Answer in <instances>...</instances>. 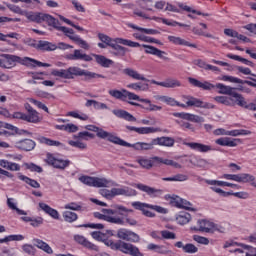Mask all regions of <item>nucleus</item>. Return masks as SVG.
Masks as SVG:
<instances>
[{
	"label": "nucleus",
	"instance_id": "obj_1",
	"mask_svg": "<svg viewBox=\"0 0 256 256\" xmlns=\"http://www.w3.org/2000/svg\"><path fill=\"white\" fill-rule=\"evenodd\" d=\"M79 181L84 185H88V187H107L111 188L112 197H118L120 195L124 197H135L137 195V191L129 188L127 186H121L117 184V182L107 179V178H99V177H91V176H80Z\"/></svg>",
	"mask_w": 256,
	"mask_h": 256
},
{
	"label": "nucleus",
	"instance_id": "obj_2",
	"mask_svg": "<svg viewBox=\"0 0 256 256\" xmlns=\"http://www.w3.org/2000/svg\"><path fill=\"white\" fill-rule=\"evenodd\" d=\"M108 93L111 97H114V99H118L119 101H126L127 99H129L128 101L129 105H132L133 107H139L140 109H144L145 111H161L163 109L161 106L152 104L151 100L143 99L139 97V95L133 92H129L126 89H122V90L113 89V90H109ZM133 101H139L140 103H144V104H140Z\"/></svg>",
	"mask_w": 256,
	"mask_h": 256
},
{
	"label": "nucleus",
	"instance_id": "obj_3",
	"mask_svg": "<svg viewBox=\"0 0 256 256\" xmlns=\"http://www.w3.org/2000/svg\"><path fill=\"white\" fill-rule=\"evenodd\" d=\"M91 237L95 239V241H102L107 245V247H111L115 251H121L125 255L131 256H143V253L139 251V248L131 243H127L124 241H113L107 239V234L101 231H94L91 233Z\"/></svg>",
	"mask_w": 256,
	"mask_h": 256
},
{
	"label": "nucleus",
	"instance_id": "obj_4",
	"mask_svg": "<svg viewBox=\"0 0 256 256\" xmlns=\"http://www.w3.org/2000/svg\"><path fill=\"white\" fill-rule=\"evenodd\" d=\"M2 57L3 59H0V67L3 69H11L15 67V63H21V65H25L26 67H51L49 63H43L30 57L21 58L11 54H2Z\"/></svg>",
	"mask_w": 256,
	"mask_h": 256
},
{
	"label": "nucleus",
	"instance_id": "obj_5",
	"mask_svg": "<svg viewBox=\"0 0 256 256\" xmlns=\"http://www.w3.org/2000/svg\"><path fill=\"white\" fill-rule=\"evenodd\" d=\"M102 213L96 212L94 216L96 219H102V221H107V223H122L121 219L115 218V215H123V213H133V210L127 209L123 205H116L113 209H102Z\"/></svg>",
	"mask_w": 256,
	"mask_h": 256
},
{
	"label": "nucleus",
	"instance_id": "obj_6",
	"mask_svg": "<svg viewBox=\"0 0 256 256\" xmlns=\"http://www.w3.org/2000/svg\"><path fill=\"white\" fill-rule=\"evenodd\" d=\"M53 27L54 29H57V31H62V33H64L66 37H69L71 41H74V43H76V45H79V47H81L82 49H86V51L89 50V44L87 43V41L81 39V37L79 36H73V34L75 33L73 29L61 26L59 20L56 19Z\"/></svg>",
	"mask_w": 256,
	"mask_h": 256
},
{
	"label": "nucleus",
	"instance_id": "obj_7",
	"mask_svg": "<svg viewBox=\"0 0 256 256\" xmlns=\"http://www.w3.org/2000/svg\"><path fill=\"white\" fill-rule=\"evenodd\" d=\"M68 74L70 79H75V77H84V81H91L92 79H105L104 75L89 72L75 66L68 68Z\"/></svg>",
	"mask_w": 256,
	"mask_h": 256
},
{
	"label": "nucleus",
	"instance_id": "obj_8",
	"mask_svg": "<svg viewBox=\"0 0 256 256\" xmlns=\"http://www.w3.org/2000/svg\"><path fill=\"white\" fill-rule=\"evenodd\" d=\"M220 179H226V181H235L236 183H250L252 187L256 188L255 176L249 173L223 174Z\"/></svg>",
	"mask_w": 256,
	"mask_h": 256
},
{
	"label": "nucleus",
	"instance_id": "obj_9",
	"mask_svg": "<svg viewBox=\"0 0 256 256\" xmlns=\"http://www.w3.org/2000/svg\"><path fill=\"white\" fill-rule=\"evenodd\" d=\"M98 39L102 41V43H105L108 47H111V45H114L115 43H119V45H125L126 47H141V44L139 42H133L128 39L123 38H116L115 40L111 39V37L105 35V34H98Z\"/></svg>",
	"mask_w": 256,
	"mask_h": 256
},
{
	"label": "nucleus",
	"instance_id": "obj_10",
	"mask_svg": "<svg viewBox=\"0 0 256 256\" xmlns=\"http://www.w3.org/2000/svg\"><path fill=\"white\" fill-rule=\"evenodd\" d=\"M95 135L89 132H80L78 135H74V140H69L68 145L71 147H76L77 149H87V144L83 141H89V139H93Z\"/></svg>",
	"mask_w": 256,
	"mask_h": 256
},
{
	"label": "nucleus",
	"instance_id": "obj_11",
	"mask_svg": "<svg viewBox=\"0 0 256 256\" xmlns=\"http://www.w3.org/2000/svg\"><path fill=\"white\" fill-rule=\"evenodd\" d=\"M205 183L210 186L211 191L214 193H217L219 195L218 191H223L221 187H230L231 189H241V186L239 184L230 183L223 180H205Z\"/></svg>",
	"mask_w": 256,
	"mask_h": 256
},
{
	"label": "nucleus",
	"instance_id": "obj_12",
	"mask_svg": "<svg viewBox=\"0 0 256 256\" xmlns=\"http://www.w3.org/2000/svg\"><path fill=\"white\" fill-rule=\"evenodd\" d=\"M28 19L30 21H33V23H47V25H49V27H54L57 19H55V17L49 15V14H45V13H41V12H35L32 13L28 16Z\"/></svg>",
	"mask_w": 256,
	"mask_h": 256
},
{
	"label": "nucleus",
	"instance_id": "obj_13",
	"mask_svg": "<svg viewBox=\"0 0 256 256\" xmlns=\"http://www.w3.org/2000/svg\"><path fill=\"white\" fill-rule=\"evenodd\" d=\"M14 119H21L22 121H27V123H40L41 116L37 110H33L32 112L23 113V112H15L13 114Z\"/></svg>",
	"mask_w": 256,
	"mask_h": 256
},
{
	"label": "nucleus",
	"instance_id": "obj_14",
	"mask_svg": "<svg viewBox=\"0 0 256 256\" xmlns=\"http://www.w3.org/2000/svg\"><path fill=\"white\" fill-rule=\"evenodd\" d=\"M97 137H100V139H105L110 143H114V145H121V147H125V145H127V142L117 137L115 134L109 133L103 129L97 130Z\"/></svg>",
	"mask_w": 256,
	"mask_h": 256
},
{
	"label": "nucleus",
	"instance_id": "obj_15",
	"mask_svg": "<svg viewBox=\"0 0 256 256\" xmlns=\"http://www.w3.org/2000/svg\"><path fill=\"white\" fill-rule=\"evenodd\" d=\"M45 161L48 165H51L55 169H65L69 167V164L71 163L69 160L57 158L53 154L49 153L46 155Z\"/></svg>",
	"mask_w": 256,
	"mask_h": 256
},
{
	"label": "nucleus",
	"instance_id": "obj_16",
	"mask_svg": "<svg viewBox=\"0 0 256 256\" xmlns=\"http://www.w3.org/2000/svg\"><path fill=\"white\" fill-rule=\"evenodd\" d=\"M118 239H122L123 241H130V243H139V236L137 233L127 230L125 228L119 229L117 232Z\"/></svg>",
	"mask_w": 256,
	"mask_h": 256
},
{
	"label": "nucleus",
	"instance_id": "obj_17",
	"mask_svg": "<svg viewBox=\"0 0 256 256\" xmlns=\"http://www.w3.org/2000/svg\"><path fill=\"white\" fill-rule=\"evenodd\" d=\"M214 87H216V89H219L218 93L220 95H228L229 97H234L236 101L241 99V94L237 93V91H235V88L231 86H227L223 83H218Z\"/></svg>",
	"mask_w": 256,
	"mask_h": 256
},
{
	"label": "nucleus",
	"instance_id": "obj_18",
	"mask_svg": "<svg viewBox=\"0 0 256 256\" xmlns=\"http://www.w3.org/2000/svg\"><path fill=\"white\" fill-rule=\"evenodd\" d=\"M140 47H143L145 49V53L148 55H155L156 57H159V59H163V61H169V58L166 57L167 52L163 50H159L158 48L147 44H140Z\"/></svg>",
	"mask_w": 256,
	"mask_h": 256
},
{
	"label": "nucleus",
	"instance_id": "obj_19",
	"mask_svg": "<svg viewBox=\"0 0 256 256\" xmlns=\"http://www.w3.org/2000/svg\"><path fill=\"white\" fill-rule=\"evenodd\" d=\"M31 47H34L38 51H55L57 49V45L45 40L34 41Z\"/></svg>",
	"mask_w": 256,
	"mask_h": 256
},
{
	"label": "nucleus",
	"instance_id": "obj_20",
	"mask_svg": "<svg viewBox=\"0 0 256 256\" xmlns=\"http://www.w3.org/2000/svg\"><path fill=\"white\" fill-rule=\"evenodd\" d=\"M213 221L207 219H199L197 221V228L194 231H202L203 233H213Z\"/></svg>",
	"mask_w": 256,
	"mask_h": 256
},
{
	"label": "nucleus",
	"instance_id": "obj_21",
	"mask_svg": "<svg viewBox=\"0 0 256 256\" xmlns=\"http://www.w3.org/2000/svg\"><path fill=\"white\" fill-rule=\"evenodd\" d=\"M157 99L159 101H163V103H167L168 105H171L172 107H174V105H177V107H183V108L193 107V100H188V101H186L185 104H181L169 96H158Z\"/></svg>",
	"mask_w": 256,
	"mask_h": 256
},
{
	"label": "nucleus",
	"instance_id": "obj_22",
	"mask_svg": "<svg viewBox=\"0 0 256 256\" xmlns=\"http://www.w3.org/2000/svg\"><path fill=\"white\" fill-rule=\"evenodd\" d=\"M251 131L249 130H231L227 131L225 129H216L213 131V135H230L231 137H239V135H250Z\"/></svg>",
	"mask_w": 256,
	"mask_h": 256
},
{
	"label": "nucleus",
	"instance_id": "obj_23",
	"mask_svg": "<svg viewBox=\"0 0 256 256\" xmlns=\"http://www.w3.org/2000/svg\"><path fill=\"white\" fill-rule=\"evenodd\" d=\"M132 207H134V209H137L138 211H142L143 215H145V217H155V213L149 211L148 209H151L152 205L147 204V203H143V202H132L131 203Z\"/></svg>",
	"mask_w": 256,
	"mask_h": 256
},
{
	"label": "nucleus",
	"instance_id": "obj_24",
	"mask_svg": "<svg viewBox=\"0 0 256 256\" xmlns=\"http://www.w3.org/2000/svg\"><path fill=\"white\" fill-rule=\"evenodd\" d=\"M0 135H3L4 137H13L15 135H22L23 137L31 136L29 131L23 129H0Z\"/></svg>",
	"mask_w": 256,
	"mask_h": 256
},
{
	"label": "nucleus",
	"instance_id": "obj_25",
	"mask_svg": "<svg viewBox=\"0 0 256 256\" xmlns=\"http://www.w3.org/2000/svg\"><path fill=\"white\" fill-rule=\"evenodd\" d=\"M171 204L178 209H191V202L179 197V196H172Z\"/></svg>",
	"mask_w": 256,
	"mask_h": 256
},
{
	"label": "nucleus",
	"instance_id": "obj_26",
	"mask_svg": "<svg viewBox=\"0 0 256 256\" xmlns=\"http://www.w3.org/2000/svg\"><path fill=\"white\" fill-rule=\"evenodd\" d=\"M216 145L221 147H237L239 145V139H231L229 137H221L215 140Z\"/></svg>",
	"mask_w": 256,
	"mask_h": 256
},
{
	"label": "nucleus",
	"instance_id": "obj_27",
	"mask_svg": "<svg viewBox=\"0 0 256 256\" xmlns=\"http://www.w3.org/2000/svg\"><path fill=\"white\" fill-rule=\"evenodd\" d=\"M38 206L40 207L41 211L46 213V215H49V217H51L52 219L59 220V211L55 210L54 208H52L48 204H45L44 202H40Z\"/></svg>",
	"mask_w": 256,
	"mask_h": 256
},
{
	"label": "nucleus",
	"instance_id": "obj_28",
	"mask_svg": "<svg viewBox=\"0 0 256 256\" xmlns=\"http://www.w3.org/2000/svg\"><path fill=\"white\" fill-rule=\"evenodd\" d=\"M67 59L70 61H93V58L87 54H83L81 50H74L73 54H69Z\"/></svg>",
	"mask_w": 256,
	"mask_h": 256
},
{
	"label": "nucleus",
	"instance_id": "obj_29",
	"mask_svg": "<svg viewBox=\"0 0 256 256\" xmlns=\"http://www.w3.org/2000/svg\"><path fill=\"white\" fill-rule=\"evenodd\" d=\"M220 197H237V199H249V193L242 191V192H233V191H224V190H216Z\"/></svg>",
	"mask_w": 256,
	"mask_h": 256
},
{
	"label": "nucleus",
	"instance_id": "obj_30",
	"mask_svg": "<svg viewBox=\"0 0 256 256\" xmlns=\"http://www.w3.org/2000/svg\"><path fill=\"white\" fill-rule=\"evenodd\" d=\"M214 101H216V103H221L222 105H227L228 107L237 105V99L232 96H216L214 97Z\"/></svg>",
	"mask_w": 256,
	"mask_h": 256
},
{
	"label": "nucleus",
	"instance_id": "obj_31",
	"mask_svg": "<svg viewBox=\"0 0 256 256\" xmlns=\"http://www.w3.org/2000/svg\"><path fill=\"white\" fill-rule=\"evenodd\" d=\"M74 240L76 241V243H79V245H83V247H86V249H91L92 251H97V245L91 243L83 235H75Z\"/></svg>",
	"mask_w": 256,
	"mask_h": 256
},
{
	"label": "nucleus",
	"instance_id": "obj_32",
	"mask_svg": "<svg viewBox=\"0 0 256 256\" xmlns=\"http://www.w3.org/2000/svg\"><path fill=\"white\" fill-rule=\"evenodd\" d=\"M93 57H94L96 63H98V65H100L101 67L109 68V67H113V65H115V62L113 60L108 59L107 57H105L103 55L93 54Z\"/></svg>",
	"mask_w": 256,
	"mask_h": 256
},
{
	"label": "nucleus",
	"instance_id": "obj_33",
	"mask_svg": "<svg viewBox=\"0 0 256 256\" xmlns=\"http://www.w3.org/2000/svg\"><path fill=\"white\" fill-rule=\"evenodd\" d=\"M132 187H136V189H139V191L147 193V195H150V197H157V193L161 192L160 190H157L153 187H149L145 184H132Z\"/></svg>",
	"mask_w": 256,
	"mask_h": 256
},
{
	"label": "nucleus",
	"instance_id": "obj_34",
	"mask_svg": "<svg viewBox=\"0 0 256 256\" xmlns=\"http://www.w3.org/2000/svg\"><path fill=\"white\" fill-rule=\"evenodd\" d=\"M124 147H132V149H135L136 151H149L153 149V144H149L145 142H138L135 144H131L126 142V144H124Z\"/></svg>",
	"mask_w": 256,
	"mask_h": 256
},
{
	"label": "nucleus",
	"instance_id": "obj_35",
	"mask_svg": "<svg viewBox=\"0 0 256 256\" xmlns=\"http://www.w3.org/2000/svg\"><path fill=\"white\" fill-rule=\"evenodd\" d=\"M113 115L118 117L119 119H124L125 121H137L135 116H133L131 113L122 110V109H115L112 111Z\"/></svg>",
	"mask_w": 256,
	"mask_h": 256
},
{
	"label": "nucleus",
	"instance_id": "obj_36",
	"mask_svg": "<svg viewBox=\"0 0 256 256\" xmlns=\"http://www.w3.org/2000/svg\"><path fill=\"white\" fill-rule=\"evenodd\" d=\"M124 75H127L128 77H131L132 79H135L136 81H147L149 82V79L145 78L142 74L137 72L134 69L131 68H125L123 70Z\"/></svg>",
	"mask_w": 256,
	"mask_h": 256
},
{
	"label": "nucleus",
	"instance_id": "obj_37",
	"mask_svg": "<svg viewBox=\"0 0 256 256\" xmlns=\"http://www.w3.org/2000/svg\"><path fill=\"white\" fill-rule=\"evenodd\" d=\"M33 245L38 249H41L45 253H48V255L53 254V249L51 248V246H49V244H47V242H44L43 240L34 239Z\"/></svg>",
	"mask_w": 256,
	"mask_h": 256
},
{
	"label": "nucleus",
	"instance_id": "obj_38",
	"mask_svg": "<svg viewBox=\"0 0 256 256\" xmlns=\"http://www.w3.org/2000/svg\"><path fill=\"white\" fill-rule=\"evenodd\" d=\"M21 220L25 223H30L32 227H40V225H43V217L37 216V217H29V216H23L21 217Z\"/></svg>",
	"mask_w": 256,
	"mask_h": 256
},
{
	"label": "nucleus",
	"instance_id": "obj_39",
	"mask_svg": "<svg viewBox=\"0 0 256 256\" xmlns=\"http://www.w3.org/2000/svg\"><path fill=\"white\" fill-rule=\"evenodd\" d=\"M111 49L114 50V52H112V55H114L115 57H125V55H127V51H129V49L119 45L117 42L111 44Z\"/></svg>",
	"mask_w": 256,
	"mask_h": 256
},
{
	"label": "nucleus",
	"instance_id": "obj_40",
	"mask_svg": "<svg viewBox=\"0 0 256 256\" xmlns=\"http://www.w3.org/2000/svg\"><path fill=\"white\" fill-rule=\"evenodd\" d=\"M147 249L149 251H155V253H159L160 255H169V253H171L166 246L156 245L153 243L148 244Z\"/></svg>",
	"mask_w": 256,
	"mask_h": 256
},
{
	"label": "nucleus",
	"instance_id": "obj_41",
	"mask_svg": "<svg viewBox=\"0 0 256 256\" xmlns=\"http://www.w3.org/2000/svg\"><path fill=\"white\" fill-rule=\"evenodd\" d=\"M224 34L227 35V37H234L236 39H239L240 41H244V43H249V38L243 34H239V32L233 30V29H225Z\"/></svg>",
	"mask_w": 256,
	"mask_h": 256
},
{
	"label": "nucleus",
	"instance_id": "obj_42",
	"mask_svg": "<svg viewBox=\"0 0 256 256\" xmlns=\"http://www.w3.org/2000/svg\"><path fill=\"white\" fill-rule=\"evenodd\" d=\"M195 35H200L201 37H207L208 39H213V35L207 32V24L200 23V27L194 29Z\"/></svg>",
	"mask_w": 256,
	"mask_h": 256
},
{
	"label": "nucleus",
	"instance_id": "obj_43",
	"mask_svg": "<svg viewBox=\"0 0 256 256\" xmlns=\"http://www.w3.org/2000/svg\"><path fill=\"white\" fill-rule=\"evenodd\" d=\"M154 145H162L164 147H173L175 145V140L173 138L169 137H161V138H156L153 140Z\"/></svg>",
	"mask_w": 256,
	"mask_h": 256
},
{
	"label": "nucleus",
	"instance_id": "obj_44",
	"mask_svg": "<svg viewBox=\"0 0 256 256\" xmlns=\"http://www.w3.org/2000/svg\"><path fill=\"white\" fill-rule=\"evenodd\" d=\"M19 149H22V151H33L35 149V141L31 139H25L18 143Z\"/></svg>",
	"mask_w": 256,
	"mask_h": 256
},
{
	"label": "nucleus",
	"instance_id": "obj_45",
	"mask_svg": "<svg viewBox=\"0 0 256 256\" xmlns=\"http://www.w3.org/2000/svg\"><path fill=\"white\" fill-rule=\"evenodd\" d=\"M136 162L142 167V169H151V167L155 166L152 158L147 157H138Z\"/></svg>",
	"mask_w": 256,
	"mask_h": 256
},
{
	"label": "nucleus",
	"instance_id": "obj_46",
	"mask_svg": "<svg viewBox=\"0 0 256 256\" xmlns=\"http://www.w3.org/2000/svg\"><path fill=\"white\" fill-rule=\"evenodd\" d=\"M126 87L132 91H149V84L143 82L130 83Z\"/></svg>",
	"mask_w": 256,
	"mask_h": 256
},
{
	"label": "nucleus",
	"instance_id": "obj_47",
	"mask_svg": "<svg viewBox=\"0 0 256 256\" xmlns=\"http://www.w3.org/2000/svg\"><path fill=\"white\" fill-rule=\"evenodd\" d=\"M7 206L12 211H16L17 215H27V212L25 210L19 209L17 207V200H15V198H7Z\"/></svg>",
	"mask_w": 256,
	"mask_h": 256
},
{
	"label": "nucleus",
	"instance_id": "obj_48",
	"mask_svg": "<svg viewBox=\"0 0 256 256\" xmlns=\"http://www.w3.org/2000/svg\"><path fill=\"white\" fill-rule=\"evenodd\" d=\"M193 85H194V87H199L200 89H203L204 91H211L212 89H215V85L211 84L208 81L201 82L197 79H193Z\"/></svg>",
	"mask_w": 256,
	"mask_h": 256
},
{
	"label": "nucleus",
	"instance_id": "obj_49",
	"mask_svg": "<svg viewBox=\"0 0 256 256\" xmlns=\"http://www.w3.org/2000/svg\"><path fill=\"white\" fill-rule=\"evenodd\" d=\"M236 103L239 107H243L244 109H249V111H256V104L250 103L247 104V101H245V98L243 95L240 94V99L236 100Z\"/></svg>",
	"mask_w": 256,
	"mask_h": 256
},
{
	"label": "nucleus",
	"instance_id": "obj_50",
	"mask_svg": "<svg viewBox=\"0 0 256 256\" xmlns=\"http://www.w3.org/2000/svg\"><path fill=\"white\" fill-rule=\"evenodd\" d=\"M193 149L199 153H209V151H215L211 145H205L201 143H193Z\"/></svg>",
	"mask_w": 256,
	"mask_h": 256
},
{
	"label": "nucleus",
	"instance_id": "obj_51",
	"mask_svg": "<svg viewBox=\"0 0 256 256\" xmlns=\"http://www.w3.org/2000/svg\"><path fill=\"white\" fill-rule=\"evenodd\" d=\"M18 178L20 179V181H24V183H27V185H30V187H33V189H39V187H41V184H39V182L23 174H18Z\"/></svg>",
	"mask_w": 256,
	"mask_h": 256
},
{
	"label": "nucleus",
	"instance_id": "obj_52",
	"mask_svg": "<svg viewBox=\"0 0 256 256\" xmlns=\"http://www.w3.org/2000/svg\"><path fill=\"white\" fill-rule=\"evenodd\" d=\"M173 115L174 117H179L180 119H182L183 127H185L186 129H189L190 127L189 122H185V121H193V115L188 113H174Z\"/></svg>",
	"mask_w": 256,
	"mask_h": 256
},
{
	"label": "nucleus",
	"instance_id": "obj_53",
	"mask_svg": "<svg viewBox=\"0 0 256 256\" xmlns=\"http://www.w3.org/2000/svg\"><path fill=\"white\" fill-rule=\"evenodd\" d=\"M176 221L179 225H187L191 221V214L187 212H181L176 216Z\"/></svg>",
	"mask_w": 256,
	"mask_h": 256
},
{
	"label": "nucleus",
	"instance_id": "obj_54",
	"mask_svg": "<svg viewBox=\"0 0 256 256\" xmlns=\"http://www.w3.org/2000/svg\"><path fill=\"white\" fill-rule=\"evenodd\" d=\"M162 87H166V89H175V87H181V81L173 78H168L163 81Z\"/></svg>",
	"mask_w": 256,
	"mask_h": 256
},
{
	"label": "nucleus",
	"instance_id": "obj_55",
	"mask_svg": "<svg viewBox=\"0 0 256 256\" xmlns=\"http://www.w3.org/2000/svg\"><path fill=\"white\" fill-rule=\"evenodd\" d=\"M62 217L64 221H66V223H75V221L79 219V216L77 215V213L72 211H64L62 213Z\"/></svg>",
	"mask_w": 256,
	"mask_h": 256
},
{
	"label": "nucleus",
	"instance_id": "obj_56",
	"mask_svg": "<svg viewBox=\"0 0 256 256\" xmlns=\"http://www.w3.org/2000/svg\"><path fill=\"white\" fill-rule=\"evenodd\" d=\"M115 219H120L122 223H114V225H130L131 227H135L137 225V220L131 218V217H120V216H115Z\"/></svg>",
	"mask_w": 256,
	"mask_h": 256
},
{
	"label": "nucleus",
	"instance_id": "obj_57",
	"mask_svg": "<svg viewBox=\"0 0 256 256\" xmlns=\"http://www.w3.org/2000/svg\"><path fill=\"white\" fill-rule=\"evenodd\" d=\"M51 75H53V77H59L60 79H70L69 68L60 70L54 69L51 71Z\"/></svg>",
	"mask_w": 256,
	"mask_h": 256
},
{
	"label": "nucleus",
	"instance_id": "obj_58",
	"mask_svg": "<svg viewBox=\"0 0 256 256\" xmlns=\"http://www.w3.org/2000/svg\"><path fill=\"white\" fill-rule=\"evenodd\" d=\"M193 107H198L200 109H213V105L209 104V102L198 98H193Z\"/></svg>",
	"mask_w": 256,
	"mask_h": 256
},
{
	"label": "nucleus",
	"instance_id": "obj_59",
	"mask_svg": "<svg viewBox=\"0 0 256 256\" xmlns=\"http://www.w3.org/2000/svg\"><path fill=\"white\" fill-rule=\"evenodd\" d=\"M226 57H228V59H233L234 61H240L241 63H243L244 65H248V67H253V62L239 56V55H235L232 53H229L226 55Z\"/></svg>",
	"mask_w": 256,
	"mask_h": 256
},
{
	"label": "nucleus",
	"instance_id": "obj_60",
	"mask_svg": "<svg viewBox=\"0 0 256 256\" xmlns=\"http://www.w3.org/2000/svg\"><path fill=\"white\" fill-rule=\"evenodd\" d=\"M23 239H25V236L21 234H13L0 239V243H9V241H23Z\"/></svg>",
	"mask_w": 256,
	"mask_h": 256
},
{
	"label": "nucleus",
	"instance_id": "obj_61",
	"mask_svg": "<svg viewBox=\"0 0 256 256\" xmlns=\"http://www.w3.org/2000/svg\"><path fill=\"white\" fill-rule=\"evenodd\" d=\"M187 179H189V176L185 175V174H176L172 177H166V178H162V181H178V182H183V181H187Z\"/></svg>",
	"mask_w": 256,
	"mask_h": 256
},
{
	"label": "nucleus",
	"instance_id": "obj_62",
	"mask_svg": "<svg viewBox=\"0 0 256 256\" xmlns=\"http://www.w3.org/2000/svg\"><path fill=\"white\" fill-rule=\"evenodd\" d=\"M235 247H243V243H239L233 239L226 240L223 243V249H233Z\"/></svg>",
	"mask_w": 256,
	"mask_h": 256
},
{
	"label": "nucleus",
	"instance_id": "obj_63",
	"mask_svg": "<svg viewBox=\"0 0 256 256\" xmlns=\"http://www.w3.org/2000/svg\"><path fill=\"white\" fill-rule=\"evenodd\" d=\"M221 81H226L228 83H238L240 85H243V80L234 76L224 75L221 77Z\"/></svg>",
	"mask_w": 256,
	"mask_h": 256
},
{
	"label": "nucleus",
	"instance_id": "obj_64",
	"mask_svg": "<svg viewBox=\"0 0 256 256\" xmlns=\"http://www.w3.org/2000/svg\"><path fill=\"white\" fill-rule=\"evenodd\" d=\"M242 249H244L246 256H256V248L255 247H253L251 245L243 244Z\"/></svg>",
	"mask_w": 256,
	"mask_h": 256
}]
</instances>
